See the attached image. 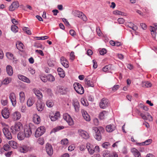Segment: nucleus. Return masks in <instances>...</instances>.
<instances>
[{
  "label": "nucleus",
  "instance_id": "1a4fd4ad",
  "mask_svg": "<svg viewBox=\"0 0 157 157\" xmlns=\"http://www.w3.org/2000/svg\"><path fill=\"white\" fill-rule=\"evenodd\" d=\"M72 105L74 106L75 112H78L79 110V103L78 100L74 98L72 100Z\"/></svg>",
  "mask_w": 157,
  "mask_h": 157
},
{
  "label": "nucleus",
  "instance_id": "de8ad7c7",
  "mask_svg": "<svg viewBox=\"0 0 157 157\" xmlns=\"http://www.w3.org/2000/svg\"><path fill=\"white\" fill-rule=\"evenodd\" d=\"M41 80L44 82H46L48 81L47 76H46L45 75H42L40 76Z\"/></svg>",
  "mask_w": 157,
  "mask_h": 157
},
{
  "label": "nucleus",
  "instance_id": "338daca9",
  "mask_svg": "<svg viewBox=\"0 0 157 157\" xmlns=\"http://www.w3.org/2000/svg\"><path fill=\"white\" fill-rule=\"evenodd\" d=\"M62 21L67 26H69L70 24L69 22L65 18H63L62 19Z\"/></svg>",
  "mask_w": 157,
  "mask_h": 157
},
{
  "label": "nucleus",
  "instance_id": "5701e85b",
  "mask_svg": "<svg viewBox=\"0 0 157 157\" xmlns=\"http://www.w3.org/2000/svg\"><path fill=\"white\" fill-rule=\"evenodd\" d=\"M82 113L84 118L87 121H90V117L87 112L84 110H82Z\"/></svg>",
  "mask_w": 157,
  "mask_h": 157
},
{
  "label": "nucleus",
  "instance_id": "4be33fe9",
  "mask_svg": "<svg viewBox=\"0 0 157 157\" xmlns=\"http://www.w3.org/2000/svg\"><path fill=\"white\" fill-rule=\"evenodd\" d=\"M60 113L59 112H57L53 115H50V118L52 121H55L60 117Z\"/></svg>",
  "mask_w": 157,
  "mask_h": 157
},
{
  "label": "nucleus",
  "instance_id": "680f3d73",
  "mask_svg": "<svg viewBox=\"0 0 157 157\" xmlns=\"http://www.w3.org/2000/svg\"><path fill=\"white\" fill-rule=\"evenodd\" d=\"M75 147L74 145H72L69 146L68 147V150L69 151H71L74 150Z\"/></svg>",
  "mask_w": 157,
  "mask_h": 157
},
{
  "label": "nucleus",
  "instance_id": "cd10ccee",
  "mask_svg": "<svg viewBox=\"0 0 157 157\" xmlns=\"http://www.w3.org/2000/svg\"><path fill=\"white\" fill-rule=\"evenodd\" d=\"M131 151L132 152L135 157H141L140 153L135 148H133L131 150Z\"/></svg>",
  "mask_w": 157,
  "mask_h": 157
},
{
  "label": "nucleus",
  "instance_id": "13d9d810",
  "mask_svg": "<svg viewBox=\"0 0 157 157\" xmlns=\"http://www.w3.org/2000/svg\"><path fill=\"white\" fill-rule=\"evenodd\" d=\"M70 59L71 60H73L75 58V56L74 55V52H71L70 54Z\"/></svg>",
  "mask_w": 157,
  "mask_h": 157
},
{
  "label": "nucleus",
  "instance_id": "f257e3e1",
  "mask_svg": "<svg viewBox=\"0 0 157 157\" xmlns=\"http://www.w3.org/2000/svg\"><path fill=\"white\" fill-rule=\"evenodd\" d=\"M22 124L20 122H18L16 123L14 126L10 127V130L13 134H15L22 130Z\"/></svg>",
  "mask_w": 157,
  "mask_h": 157
},
{
  "label": "nucleus",
  "instance_id": "c756f323",
  "mask_svg": "<svg viewBox=\"0 0 157 157\" xmlns=\"http://www.w3.org/2000/svg\"><path fill=\"white\" fill-rule=\"evenodd\" d=\"M9 144V145L14 149H16L17 148L18 144L16 142L14 141H10Z\"/></svg>",
  "mask_w": 157,
  "mask_h": 157
},
{
  "label": "nucleus",
  "instance_id": "f8f14e48",
  "mask_svg": "<svg viewBox=\"0 0 157 157\" xmlns=\"http://www.w3.org/2000/svg\"><path fill=\"white\" fill-rule=\"evenodd\" d=\"M9 98L12 105L15 106L17 103L15 94L14 92H11L10 94Z\"/></svg>",
  "mask_w": 157,
  "mask_h": 157
},
{
  "label": "nucleus",
  "instance_id": "412c9836",
  "mask_svg": "<svg viewBox=\"0 0 157 157\" xmlns=\"http://www.w3.org/2000/svg\"><path fill=\"white\" fill-rule=\"evenodd\" d=\"M86 147L89 153L91 155H93L94 153V149L92 148V145L90 143H87L86 144Z\"/></svg>",
  "mask_w": 157,
  "mask_h": 157
},
{
  "label": "nucleus",
  "instance_id": "bf43d9fd",
  "mask_svg": "<svg viewBox=\"0 0 157 157\" xmlns=\"http://www.w3.org/2000/svg\"><path fill=\"white\" fill-rule=\"evenodd\" d=\"M4 135L9 140L11 139L12 138V135L10 132L8 134H6Z\"/></svg>",
  "mask_w": 157,
  "mask_h": 157
},
{
  "label": "nucleus",
  "instance_id": "37998d69",
  "mask_svg": "<svg viewBox=\"0 0 157 157\" xmlns=\"http://www.w3.org/2000/svg\"><path fill=\"white\" fill-rule=\"evenodd\" d=\"M113 14L115 15H124L125 13L119 10H116L113 11Z\"/></svg>",
  "mask_w": 157,
  "mask_h": 157
},
{
  "label": "nucleus",
  "instance_id": "58836bf2",
  "mask_svg": "<svg viewBox=\"0 0 157 157\" xmlns=\"http://www.w3.org/2000/svg\"><path fill=\"white\" fill-rule=\"evenodd\" d=\"M48 80V81L52 82L55 81V77L51 74H49L47 75Z\"/></svg>",
  "mask_w": 157,
  "mask_h": 157
},
{
  "label": "nucleus",
  "instance_id": "7c9ffc66",
  "mask_svg": "<svg viewBox=\"0 0 157 157\" xmlns=\"http://www.w3.org/2000/svg\"><path fill=\"white\" fill-rule=\"evenodd\" d=\"M57 71L59 75L61 77L63 78L65 77V74L62 68L60 67L58 68Z\"/></svg>",
  "mask_w": 157,
  "mask_h": 157
},
{
  "label": "nucleus",
  "instance_id": "f03ea898",
  "mask_svg": "<svg viewBox=\"0 0 157 157\" xmlns=\"http://www.w3.org/2000/svg\"><path fill=\"white\" fill-rule=\"evenodd\" d=\"M32 124H30L29 126H25L24 128V133L25 137H29L31 135L32 127H33Z\"/></svg>",
  "mask_w": 157,
  "mask_h": 157
},
{
  "label": "nucleus",
  "instance_id": "39448f33",
  "mask_svg": "<svg viewBox=\"0 0 157 157\" xmlns=\"http://www.w3.org/2000/svg\"><path fill=\"white\" fill-rule=\"evenodd\" d=\"M45 129L43 126L39 127L36 129L35 133V136L36 137H38L42 135L45 132Z\"/></svg>",
  "mask_w": 157,
  "mask_h": 157
},
{
  "label": "nucleus",
  "instance_id": "09e8293b",
  "mask_svg": "<svg viewBox=\"0 0 157 157\" xmlns=\"http://www.w3.org/2000/svg\"><path fill=\"white\" fill-rule=\"evenodd\" d=\"M61 144L63 145H66L68 143V140L67 138L62 139L61 141Z\"/></svg>",
  "mask_w": 157,
  "mask_h": 157
},
{
  "label": "nucleus",
  "instance_id": "6e6552de",
  "mask_svg": "<svg viewBox=\"0 0 157 157\" xmlns=\"http://www.w3.org/2000/svg\"><path fill=\"white\" fill-rule=\"evenodd\" d=\"M109 105V101L108 99L102 98L100 103L99 105L101 108L104 109Z\"/></svg>",
  "mask_w": 157,
  "mask_h": 157
},
{
  "label": "nucleus",
  "instance_id": "c03bdc74",
  "mask_svg": "<svg viewBox=\"0 0 157 157\" xmlns=\"http://www.w3.org/2000/svg\"><path fill=\"white\" fill-rule=\"evenodd\" d=\"M11 30L14 33H16L18 31V28L16 25H12L11 26Z\"/></svg>",
  "mask_w": 157,
  "mask_h": 157
},
{
  "label": "nucleus",
  "instance_id": "603ef678",
  "mask_svg": "<svg viewBox=\"0 0 157 157\" xmlns=\"http://www.w3.org/2000/svg\"><path fill=\"white\" fill-rule=\"evenodd\" d=\"M35 38H36L37 40H44L48 39V37L47 36H43L40 37H35Z\"/></svg>",
  "mask_w": 157,
  "mask_h": 157
},
{
  "label": "nucleus",
  "instance_id": "5fc2aeb1",
  "mask_svg": "<svg viewBox=\"0 0 157 157\" xmlns=\"http://www.w3.org/2000/svg\"><path fill=\"white\" fill-rule=\"evenodd\" d=\"M37 142L39 144L41 145H43L44 143V140L42 138H39Z\"/></svg>",
  "mask_w": 157,
  "mask_h": 157
},
{
  "label": "nucleus",
  "instance_id": "ddd939ff",
  "mask_svg": "<svg viewBox=\"0 0 157 157\" xmlns=\"http://www.w3.org/2000/svg\"><path fill=\"white\" fill-rule=\"evenodd\" d=\"M19 6V5L18 2L17 1H15L10 6L9 10L12 11L17 8Z\"/></svg>",
  "mask_w": 157,
  "mask_h": 157
},
{
  "label": "nucleus",
  "instance_id": "9b49d317",
  "mask_svg": "<svg viewBox=\"0 0 157 157\" xmlns=\"http://www.w3.org/2000/svg\"><path fill=\"white\" fill-rule=\"evenodd\" d=\"M46 151L47 154L51 156L53 154V150L52 146L49 143H47L45 146Z\"/></svg>",
  "mask_w": 157,
  "mask_h": 157
},
{
  "label": "nucleus",
  "instance_id": "0e129e2a",
  "mask_svg": "<svg viewBox=\"0 0 157 157\" xmlns=\"http://www.w3.org/2000/svg\"><path fill=\"white\" fill-rule=\"evenodd\" d=\"M140 116L144 120H147L148 119L146 114H145L144 113H141L140 114Z\"/></svg>",
  "mask_w": 157,
  "mask_h": 157
},
{
  "label": "nucleus",
  "instance_id": "69168bd1",
  "mask_svg": "<svg viewBox=\"0 0 157 157\" xmlns=\"http://www.w3.org/2000/svg\"><path fill=\"white\" fill-rule=\"evenodd\" d=\"M117 21L120 24H122L124 23V20L123 18H120L118 19Z\"/></svg>",
  "mask_w": 157,
  "mask_h": 157
},
{
  "label": "nucleus",
  "instance_id": "c9c22d12",
  "mask_svg": "<svg viewBox=\"0 0 157 157\" xmlns=\"http://www.w3.org/2000/svg\"><path fill=\"white\" fill-rule=\"evenodd\" d=\"M11 80L12 79L10 78H6L2 82V83L5 85L8 84L11 81Z\"/></svg>",
  "mask_w": 157,
  "mask_h": 157
},
{
  "label": "nucleus",
  "instance_id": "e2e57ef3",
  "mask_svg": "<svg viewBox=\"0 0 157 157\" xmlns=\"http://www.w3.org/2000/svg\"><path fill=\"white\" fill-rule=\"evenodd\" d=\"M109 157H118L117 154L115 152H111Z\"/></svg>",
  "mask_w": 157,
  "mask_h": 157
},
{
  "label": "nucleus",
  "instance_id": "4c0bfd02",
  "mask_svg": "<svg viewBox=\"0 0 157 157\" xmlns=\"http://www.w3.org/2000/svg\"><path fill=\"white\" fill-rule=\"evenodd\" d=\"M54 104V103L53 101L52 100H48L46 102L47 105L49 107H52Z\"/></svg>",
  "mask_w": 157,
  "mask_h": 157
},
{
  "label": "nucleus",
  "instance_id": "052dcab7",
  "mask_svg": "<svg viewBox=\"0 0 157 157\" xmlns=\"http://www.w3.org/2000/svg\"><path fill=\"white\" fill-rule=\"evenodd\" d=\"M109 145V142H105L102 144V146L104 148H107Z\"/></svg>",
  "mask_w": 157,
  "mask_h": 157
},
{
  "label": "nucleus",
  "instance_id": "4d7b16f0",
  "mask_svg": "<svg viewBox=\"0 0 157 157\" xmlns=\"http://www.w3.org/2000/svg\"><path fill=\"white\" fill-rule=\"evenodd\" d=\"M107 52V51L105 48H103L99 51V53L101 55H104Z\"/></svg>",
  "mask_w": 157,
  "mask_h": 157
},
{
  "label": "nucleus",
  "instance_id": "774afa93",
  "mask_svg": "<svg viewBox=\"0 0 157 157\" xmlns=\"http://www.w3.org/2000/svg\"><path fill=\"white\" fill-rule=\"evenodd\" d=\"M69 33L70 35L72 36H74L76 35L75 32L73 29L70 30Z\"/></svg>",
  "mask_w": 157,
  "mask_h": 157
},
{
  "label": "nucleus",
  "instance_id": "20e7f679",
  "mask_svg": "<svg viewBox=\"0 0 157 157\" xmlns=\"http://www.w3.org/2000/svg\"><path fill=\"white\" fill-rule=\"evenodd\" d=\"M73 14L75 16L81 19L83 21H86L87 20L86 17L82 12L79 11L75 10L72 12Z\"/></svg>",
  "mask_w": 157,
  "mask_h": 157
},
{
  "label": "nucleus",
  "instance_id": "a18cd8bd",
  "mask_svg": "<svg viewBox=\"0 0 157 157\" xmlns=\"http://www.w3.org/2000/svg\"><path fill=\"white\" fill-rule=\"evenodd\" d=\"M110 152L108 151H104L102 154V155L104 157H109Z\"/></svg>",
  "mask_w": 157,
  "mask_h": 157
},
{
  "label": "nucleus",
  "instance_id": "a211bd4d",
  "mask_svg": "<svg viewBox=\"0 0 157 157\" xmlns=\"http://www.w3.org/2000/svg\"><path fill=\"white\" fill-rule=\"evenodd\" d=\"M18 77L20 80L24 82L27 83H30V81L29 78L22 75H18Z\"/></svg>",
  "mask_w": 157,
  "mask_h": 157
},
{
  "label": "nucleus",
  "instance_id": "aec40b11",
  "mask_svg": "<svg viewBox=\"0 0 157 157\" xmlns=\"http://www.w3.org/2000/svg\"><path fill=\"white\" fill-rule=\"evenodd\" d=\"M21 116L20 113L18 111L15 112L12 114V118L15 121L19 120L21 118Z\"/></svg>",
  "mask_w": 157,
  "mask_h": 157
},
{
  "label": "nucleus",
  "instance_id": "9d476101",
  "mask_svg": "<svg viewBox=\"0 0 157 157\" xmlns=\"http://www.w3.org/2000/svg\"><path fill=\"white\" fill-rule=\"evenodd\" d=\"M18 149L20 152L23 153H26L29 150V147L26 145H21L18 147Z\"/></svg>",
  "mask_w": 157,
  "mask_h": 157
},
{
  "label": "nucleus",
  "instance_id": "3c124183",
  "mask_svg": "<svg viewBox=\"0 0 157 157\" xmlns=\"http://www.w3.org/2000/svg\"><path fill=\"white\" fill-rule=\"evenodd\" d=\"M3 148L5 151H8L9 150L10 147L9 145L6 144L4 145Z\"/></svg>",
  "mask_w": 157,
  "mask_h": 157
},
{
  "label": "nucleus",
  "instance_id": "473e14b6",
  "mask_svg": "<svg viewBox=\"0 0 157 157\" xmlns=\"http://www.w3.org/2000/svg\"><path fill=\"white\" fill-rule=\"evenodd\" d=\"M34 92L38 98H41L42 97V94L40 90L35 89L34 90Z\"/></svg>",
  "mask_w": 157,
  "mask_h": 157
},
{
  "label": "nucleus",
  "instance_id": "72a5a7b5",
  "mask_svg": "<svg viewBox=\"0 0 157 157\" xmlns=\"http://www.w3.org/2000/svg\"><path fill=\"white\" fill-rule=\"evenodd\" d=\"M107 112L105 111H103L102 112L100 113L99 115V117L102 120L104 119L105 117L107 115Z\"/></svg>",
  "mask_w": 157,
  "mask_h": 157
},
{
  "label": "nucleus",
  "instance_id": "a878e982",
  "mask_svg": "<svg viewBox=\"0 0 157 157\" xmlns=\"http://www.w3.org/2000/svg\"><path fill=\"white\" fill-rule=\"evenodd\" d=\"M33 122L36 124H39L40 121V117L37 114H35L33 115Z\"/></svg>",
  "mask_w": 157,
  "mask_h": 157
},
{
  "label": "nucleus",
  "instance_id": "864d4df0",
  "mask_svg": "<svg viewBox=\"0 0 157 157\" xmlns=\"http://www.w3.org/2000/svg\"><path fill=\"white\" fill-rule=\"evenodd\" d=\"M87 84L89 86L93 87L94 86V83L91 80L87 81Z\"/></svg>",
  "mask_w": 157,
  "mask_h": 157
},
{
  "label": "nucleus",
  "instance_id": "f704fd0d",
  "mask_svg": "<svg viewBox=\"0 0 157 157\" xmlns=\"http://www.w3.org/2000/svg\"><path fill=\"white\" fill-rule=\"evenodd\" d=\"M17 137L18 139L20 140H23L25 137V135L23 134L22 132H21L18 133Z\"/></svg>",
  "mask_w": 157,
  "mask_h": 157
},
{
  "label": "nucleus",
  "instance_id": "e433bc0d",
  "mask_svg": "<svg viewBox=\"0 0 157 157\" xmlns=\"http://www.w3.org/2000/svg\"><path fill=\"white\" fill-rule=\"evenodd\" d=\"M7 58L9 59L12 60L14 59V57L13 55L10 52H7L6 54Z\"/></svg>",
  "mask_w": 157,
  "mask_h": 157
},
{
  "label": "nucleus",
  "instance_id": "7ed1b4c3",
  "mask_svg": "<svg viewBox=\"0 0 157 157\" xmlns=\"http://www.w3.org/2000/svg\"><path fill=\"white\" fill-rule=\"evenodd\" d=\"M73 86L75 90L78 93L81 94L84 93V88L79 83H75L73 84Z\"/></svg>",
  "mask_w": 157,
  "mask_h": 157
},
{
  "label": "nucleus",
  "instance_id": "8fccbe9b",
  "mask_svg": "<svg viewBox=\"0 0 157 157\" xmlns=\"http://www.w3.org/2000/svg\"><path fill=\"white\" fill-rule=\"evenodd\" d=\"M96 32L99 36H101L102 35V33L99 26L97 27L96 29Z\"/></svg>",
  "mask_w": 157,
  "mask_h": 157
},
{
  "label": "nucleus",
  "instance_id": "0eeeda50",
  "mask_svg": "<svg viewBox=\"0 0 157 157\" xmlns=\"http://www.w3.org/2000/svg\"><path fill=\"white\" fill-rule=\"evenodd\" d=\"M92 129L95 133L94 136L95 139L98 141L100 140L101 139V136L98 128V127H94Z\"/></svg>",
  "mask_w": 157,
  "mask_h": 157
},
{
  "label": "nucleus",
  "instance_id": "f3484780",
  "mask_svg": "<svg viewBox=\"0 0 157 157\" xmlns=\"http://www.w3.org/2000/svg\"><path fill=\"white\" fill-rule=\"evenodd\" d=\"M2 114L3 117L5 119H7L9 117L10 113L7 108L6 107L4 108L2 110Z\"/></svg>",
  "mask_w": 157,
  "mask_h": 157
},
{
  "label": "nucleus",
  "instance_id": "6e6d98bb",
  "mask_svg": "<svg viewBox=\"0 0 157 157\" xmlns=\"http://www.w3.org/2000/svg\"><path fill=\"white\" fill-rule=\"evenodd\" d=\"M152 141V140L151 139H149L144 142V145H148L150 144Z\"/></svg>",
  "mask_w": 157,
  "mask_h": 157
},
{
  "label": "nucleus",
  "instance_id": "4468645a",
  "mask_svg": "<svg viewBox=\"0 0 157 157\" xmlns=\"http://www.w3.org/2000/svg\"><path fill=\"white\" fill-rule=\"evenodd\" d=\"M60 61L61 64L66 68L69 67V63L67 60L64 57L62 56L60 59Z\"/></svg>",
  "mask_w": 157,
  "mask_h": 157
},
{
  "label": "nucleus",
  "instance_id": "79ce46f5",
  "mask_svg": "<svg viewBox=\"0 0 157 157\" xmlns=\"http://www.w3.org/2000/svg\"><path fill=\"white\" fill-rule=\"evenodd\" d=\"M17 48L20 50H21L23 48L24 45L21 42H19L18 44L16 45Z\"/></svg>",
  "mask_w": 157,
  "mask_h": 157
},
{
  "label": "nucleus",
  "instance_id": "423d86ee",
  "mask_svg": "<svg viewBox=\"0 0 157 157\" xmlns=\"http://www.w3.org/2000/svg\"><path fill=\"white\" fill-rule=\"evenodd\" d=\"M63 119L67 121L70 126H72L74 124L73 120L67 113H66L63 115Z\"/></svg>",
  "mask_w": 157,
  "mask_h": 157
},
{
  "label": "nucleus",
  "instance_id": "49530a36",
  "mask_svg": "<svg viewBox=\"0 0 157 157\" xmlns=\"http://www.w3.org/2000/svg\"><path fill=\"white\" fill-rule=\"evenodd\" d=\"M64 128V127L63 126H58L53 129L54 132H56Z\"/></svg>",
  "mask_w": 157,
  "mask_h": 157
},
{
  "label": "nucleus",
  "instance_id": "c85d7f7f",
  "mask_svg": "<svg viewBox=\"0 0 157 157\" xmlns=\"http://www.w3.org/2000/svg\"><path fill=\"white\" fill-rule=\"evenodd\" d=\"M34 98L32 97H29L27 102V105L29 107L32 106L34 103Z\"/></svg>",
  "mask_w": 157,
  "mask_h": 157
},
{
  "label": "nucleus",
  "instance_id": "393cba45",
  "mask_svg": "<svg viewBox=\"0 0 157 157\" xmlns=\"http://www.w3.org/2000/svg\"><path fill=\"white\" fill-rule=\"evenodd\" d=\"M25 98L24 93L23 91L20 92L19 93V99L20 102L21 103H23L25 100Z\"/></svg>",
  "mask_w": 157,
  "mask_h": 157
},
{
  "label": "nucleus",
  "instance_id": "dca6fc26",
  "mask_svg": "<svg viewBox=\"0 0 157 157\" xmlns=\"http://www.w3.org/2000/svg\"><path fill=\"white\" fill-rule=\"evenodd\" d=\"M78 132L79 135L84 139H87L89 137V135L87 132L82 130H79Z\"/></svg>",
  "mask_w": 157,
  "mask_h": 157
},
{
  "label": "nucleus",
  "instance_id": "2eb2a0df",
  "mask_svg": "<svg viewBox=\"0 0 157 157\" xmlns=\"http://www.w3.org/2000/svg\"><path fill=\"white\" fill-rule=\"evenodd\" d=\"M44 105L40 100L38 101L36 103V107L37 110L42 111L44 109Z\"/></svg>",
  "mask_w": 157,
  "mask_h": 157
},
{
  "label": "nucleus",
  "instance_id": "a19ab883",
  "mask_svg": "<svg viewBox=\"0 0 157 157\" xmlns=\"http://www.w3.org/2000/svg\"><path fill=\"white\" fill-rule=\"evenodd\" d=\"M111 65L110 64H109L107 65L104 67L102 68V71L104 72H106L109 70L111 69Z\"/></svg>",
  "mask_w": 157,
  "mask_h": 157
},
{
  "label": "nucleus",
  "instance_id": "b1692460",
  "mask_svg": "<svg viewBox=\"0 0 157 157\" xmlns=\"http://www.w3.org/2000/svg\"><path fill=\"white\" fill-rule=\"evenodd\" d=\"M58 90L61 94H64L67 93L68 90L67 88L61 87H59Z\"/></svg>",
  "mask_w": 157,
  "mask_h": 157
},
{
  "label": "nucleus",
  "instance_id": "6ab92c4d",
  "mask_svg": "<svg viewBox=\"0 0 157 157\" xmlns=\"http://www.w3.org/2000/svg\"><path fill=\"white\" fill-rule=\"evenodd\" d=\"M116 127L115 125L113 124H111L106 126V131L108 132H111L115 130Z\"/></svg>",
  "mask_w": 157,
  "mask_h": 157
},
{
  "label": "nucleus",
  "instance_id": "2f4dec72",
  "mask_svg": "<svg viewBox=\"0 0 157 157\" xmlns=\"http://www.w3.org/2000/svg\"><path fill=\"white\" fill-rule=\"evenodd\" d=\"M151 83L149 82H142V86L144 87H149L151 86Z\"/></svg>",
  "mask_w": 157,
  "mask_h": 157
},
{
  "label": "nucleus",
  "instance_id": "ea45409f",
  "mask_svg": "<svg viewBox=\"0 0 157 157\" xmlns=\"http://www.w3.org/2000/svg\"><path fill=\"white\" fill-rule=\"evenodd\" d=\"M9 126L7 125L6 127H4L2 129L4 135L10 132L8 129Z\"/></svg>",
  "mask_w": 157,
  "mask_h": 157
},
{
  "label": "nucleus",
  "instance_id": "bb28decb",
  "mask_svg": "<svg viewBox=\"0 0 157 157\" xmlns=\"http://www.w3.org/2000/svg\"><path fill=\"white\" fill-rule=\"evenodd\" d=\"M6 71L8 75L12 76L13 74V70L12 67L10 65H8L6 67Z\"/></svg>",
  "mask_w": 157,
  "mask_h": 157
}]
</instances>
